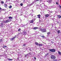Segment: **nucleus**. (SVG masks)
Returning <instances> with one entry per match:
<instances>
[{
	"label": "nucleus",
	"instance_id": "4468645a",
	"mask_svg": "<svg viewBox=\"0 0 61 61\" xmlns=\"http://www.w3.org/2000/svg\"><path fill=\"white\" fill-rule=\"evenodd\" d=\"M26 34H27V33L26 32H24V35H26Z\"/></svg>",
	"mask_w": 61,
	"mask_h": 61
},
{
	"label": "nucleus",
	"instance_id": "412c9836",
	"mask_svg": "<svg viewBox=\"0 0 61 61\" xmlns=\"http://www.w3.org/2000/svg\"><path fill=\"white\" fill-rule=\"evenodd\" d=\"M47 33L48 35H50V32H48Z\"/></svg>",
	"mask_w": 61,
	"mask_h": 61
},
{
	"label": "nucleus",
	"instance_id": "4be33fe9",
	"mask_svg": "<svg viewBox=\"0 0 61 61\" xmlns=\"http://www.w3.org/2000/svg\"><path fill=\"white\" fill-rule=\"evenodd\" d=\"M58 53L59 54V55H61V52H59V51H58Z\"/></svg>",
	"mask_w": 61,
	"mask_h": 61
},
{
	"label": "nucleus",
	"instance_id": "20e7f679",
	"mask_svg": "<svg viewBox=\"0 0 61 61\" xmlns=\"http://www.w3.org/2000/svg\"><path fill=\"white\" fill-rule=\"evenodd\" d=\"M10 22V20H9V19H8L5 21L4 22L7 23H8V22Z\"/></svg>",
	"mask_w": 61,
	"mask_h": 61
},
{
	"label": "nucleus",
	"instance_id": "58836bf2",
	"mask_svg": "<svg viewBox=\"0 0 61 61\" xmlns=\"http://www.w3.org/2000/svg\"><path fill=\"white\" fill-rule=\"evenodd\" d=\"M5 46H3V48H5Z\"/></svg>",
	"mask_w": 61,
	"mask_h": 61
},
{
	"label": "nucleus",
	"instance_id": "39448f33",
	"mask_svg": "<svg viewBox=\"0 0 61 61\" xmlns=\"http://www.w3.org/2000/svg\"><path fill=\"white\" fill-rule=\"evenodd\" d=\"M16 36L15 35V37L12 38L10 40L11 41H13L14 39H15V38H16V36Z\"/></svg>",
	"mask_w": 61,
	"mask_h": 61
},
{
	"label": "nucleus",
	"instance_id": "f3484780",
	"mask_svg": "<svg viewBox=\"0 0 61 61\" xmlns=\"http://www.w3.org/2000/svg\"><path fill=\"white\" fill-rule=\"evenodd\" d=\"M41 36V37L42 38H45V36Z\"/></svg>",
	"mask_w": 61,
	"mask_h": 61
},
{
	"label": "nucleus",
	"instance_id": "9d476101",
	"mask_svg": "<svg viewBox=\"0 0 61 61\" xmlns=\"http://www.w3.org/2000/svg\"><path fill=\"white\" fill-rule=\"evenodd\" d=\"M38 28L36 27H34L33 28V29L34 30H36V29H38Z\"/></svg>",
	"mask_w": 61,
	"mask_h": 61
},
{
	"label": "nucleus",
	"instance_id": "423d86ee",
	"mask_svg": "<svg viewBox=\"0 0 61 61\" xmlns=\"http://www.w3.org/2000/svg\"><path fill=\"white\" fill-rule=\"evenodd\" d=\"M49 14H46L45 15V16L46 17H48V16H49Z\"/></svg>",
	"mask_w": 61,
	"mask_h": 61
},
{
	"label": "nucleus",
	"instance_id": "72a5a7b5",
	"mask_svg": "<svg viewBox=\"0 0 61 61\" xmlns=\"http://www.w3.org/2000/svg\"><path fill=\"white\" fill-rule=\"evenodd\" d=\"M56 4L57 5H58V2H56Z\"/></svg>",
	"mask_w": 61,
	"mask_h": 61
},
{
	"label": "nucleus",
	"instance_id": "37998d69",
	"mask_svg": "<svg viewBox=\"0 0 61 61\" xmlns=\"http://www.w3.org/2000/svg\"><path fill=\"white\" fill-rule=\"evenodd\" d=\"M47 2H48V1H47Z\"/></svg>",
	"mask_w": 61,
	"mask_h": 61
},
{
	"label": "nucleus",
	"instance_id": "f704fd0d",
	"mask_svg": "<svg viewBox=\"0 0 61 61\" xmlns=\"http://www.w3.org/2000/svg\"><path fill=\"white\" fill-rule=\"evenodd\" d=\"M1 25H3V23H1Z\"/></svg>",
	"mask_w": 61,
	"mask_h": 61
},
{
	"label": "nucleus",
	"instance_id": "473e14b6",
	"mask_svg": "<svg viewBox=\"0 0 61 61\" xmlns=\"http://www.w3.org/2000/svg\"><path fill=\"white\" fill-rule=\"evenodd\" d=\"M28 55V54H27V55H25V56H27Z\"/></svg>",
	"mask_w": 61,
	"mask_h": 61
},
{
	"label": "nucleus",
	"instance_id": "aec40b11",
	"mask_svg": "<svg viewBox=\"0 0 61 61\" xmlns=\"http://www.w3.org/2000/svg\"><path fill=\"white\" fill-rule=\"evenodd\" d=\"M57 32L58 34H59L60 32V31L59 30H58Z\"/></svg>",
	"mask_w": 61,
	"mask_h": 61
},
{
	"label": "nucleus",
	"instance_id": "f8f14e48",
	"mask_svg": "<svg viewBox=\"0 0 61 61\" xmlns=\"http://www.w3.org/2000/svg\"><path fill=\"white\" fill-rule=\"evenodd\" d=\"M58 18H61V16L60 15H57Z\"/></svg>",
	"mask_w": 61,
	"mask_h": 61
},
{
	"label": "nucleus",
	"instance_id": "0eeeda50",
	"mask_svg": "<svg viewBox=\"0 0 61 61\" xmlns=\"http://www.w3.org/2000/svg\"><path fill=\"white\" fill-rule=\"evenodd\" d=\"M30 23H33V22H34V20H30Z\"/></svg>",
	"mask_w": 61,
	"mask_h": 61
},
{
	"label": "nucleus",
	"instance_id": "a878e982",
	"mask_svg": "<svg viewBox=\"0 0 61 61\" xmlns=\"http://www.w3.org/2000/svg\"><path fill=\"white\" fill-rule=\"evenodd\" d=\"M12 6L11 5L10 6H9V8H12Z\"/></svg>",
	"mask_w": 61,
	"mask_h": 61
},
{
	"label": "nucleus",
	"instance_id": "e433bc0d",
	"mask_svg": "<svg viewBox=\"0 0 61 61\" xmlns=\"http://www.w3.org/2000/svg\"><path fill=\"white\" fill-rule=\"evenodd\" d=\"M59 7H60V8H61V6L60 5V6H59Z\"/></svg>",
	"mask_w": 61,
	"mask_h": 61
},
{
	"label": "nucleus",
	"instance_id": "a211bd4d",
	"mask_svg": "<svg viewBox=\"0 0 61 61\" xmlns=\"http://www.w3.org/2000/svg\"><path fill=\"white\" fill-rule=\"evenodd\" d=\"M39 46H43V44H39Z\"/></svg>",
	"mask_w": 61,
	"mask_h": 61
},
{
	"label": "nucleus",
	"instance_id": "f257e3e1",
	"mask_svg": "<svg viewBox=\"0 0 61 61\" xmlns=\"http://www.w3.org/2000/svg\"><path fill=\"white\" fill-rule=\"evenodd\" d=\"M51 59H56V57L54 55H52L51 56Z\"/></svg>",
	"mask_w": 61,
	"mask_h": 61
},
{
	"label": "nucleus",
	"instance_id": "b1692460",
	"mask_svg": "<svg viewBox=\"0 0 61 61\" xmlns=\"http://www.w3.org/2000/svg\"><path fill=\"white\" fill-rule=\"evenodd\" d=\"M21 31V29L19 28V29L18 30V31L19 32V31Z\"/></svg>",
	"mask_w": 61,
	"mask_h": 61
},
{
	"label": "nucleus",
	"instance_id": "f03ea898",
	"mask_svg": "<svg viewBox=\"0 0 61 61\" xmlns=\"http://www.w3.org/2000/svg\"><path fill=\"white\" fill-rule=\"evenodd\" d=\"M49 50L51 52H56V50L54 49H49Z\"/></svg>",
	"mask_w": 61,
	"mask_h": 61
},
{
	"label": "nucleus",
	"instance_id": "bb28decb",
	"mask_svg": "<svg viewBox=\"0 0 61 61\" xmlns=\"http://www.w3.org/2000/svg\"><path fill=\"white\" fill-rule=\"evenodd\" d=\"M8 60H10H10H12L13 59H8Z\"/></svg>",
	"mask_w": 61,
	"mask_h": 61
},
{
	"label": "nucleus",
	"instance_id": "ddd939ff",
	"mask_svg": "<svg viewBox=\"0 0 61 61\" xmlns=\"http://www.w3.org/2000/svg\"><path fill=\"white\" fill-rule=\"evenodd\" d=\"M9 19H12L13 18V17H12L11 16H9Z\"/></svg>",
	"mask_w": 61,
	"mask_h": 61
},
{
	"label": "nucleus",
	"instance_id": "a18cd8bd",
	"mask_svg": "<svg viewBox=\"0 0 61 61\" xmlns=\"http://www.w3.org/2000/svg\"><path fill=\"white\" fill-rule=\"evenodd\" d=\"M2 26V27H3V26Z\"/></svg>",
	"mask_w": 61,
	"mask_h": 61
},
{
	"label": "nucleus",
	"instance_id": "5701e85b",
	"mask_svg": "<svg viewBox=\"0 0 61 61\" xmlns=\"http://www.w3.org/2000/svg\"><path fill=\"white\" fill-rule=\"evenodd\" d=\"M51 0H49L48 1V2H49V3H50V2H51Z\"/></svg>",
	"mask_w": 61,
	"mask_h": 61
},
{
	"label": "nucleus",
	"instance_id": "7c9ffc66",
	"mask_svg": "<svg viewBox=\"0 0 61 61\" xmlns=\"http://www.w3.org/2000/svg\"><path fill=\"white\" fill-rule=\"evenodd\" d=\"M23 46H25V44H23Z\"/></svg>",
	"mask_w": 61,
	"mask_h": 61
},
{
	"label": "nucleus",
	"instance_id": "4c0bfd02",
	"mask_svg": "<svg viewBox=\"0 0 61 61\" xmlns=\"http://www.w3.org/2000/svg\"><path fill=\"white\" fill-rule=\"evenodd\" d=\"M55 28V29H56V26L55 27H54Z\"/></svg>",
	"mask_w": 61,
	"mask_h": 61
},
{
	"label": "nucleus",
	"instance_id": "cd10ccee",
	"mask_svg": "<svg viewBox=\"0 0 61 61\" xmlns=\"http://www.w3.org/2000/svg\"><path fill=\"white\" fill-rule=\"evenodd\" d=\"M23 5V3H21L20 4V5L21 6H22Z\"/></svg>",
	"mask_w": 61,
	"mask_h": 61
},
{
	"label": "nucleus",
	"instance_id": "6e6552de",
	"mask_svg": "<svg viewBox=\"0 0 61 61\" xmlns=\"http://www.w3.org/2000/svg\"><path fill=\"white\" fill-rule=\"evenodd\" d=\"M37 16H38L37 17V18H40V16H41V15L40 14L38 15Z\"/></svg>",
	"mask_w": 61,
	"mask_h": 61
},
{
	"label": "nucleus",
	"instance_id": "2f4dec72",
	"mask_svg": "<svg viewBox=\"0 0 61 61\" xmlns=\"http://www.w3.org/2000/svg\"><path fill=\"white\" fill-rule=\"evenodd\" d=\"M5 47H7V46H5Z\"/></svg>",
	"mask_w": 61,
	"mask_h": 61
},
{
	"label": "nucleus",
	"instance_id": "c756f323",
	"mask_svg": "<svg viewBox=\"0 0 61 61\" xmlns=\"http://www.w3.org/2000/svg\"><path fill=\"white\" fill-rule=\"evenodd\" d=\"M2 8H1L0 7V10H2Z\"/></svg>",
	"mask_w": 61,
	"mask_h": 61
},
{
	"label": "nucleus",
	"instance_id": "1a4fd4ad",
	"mask_svg": "<svg viewBox=\"0 0 61 61\" xmlns=\"http://www.w3.org/2000/svg\"><path fill=\"white\" fill-rule=\"evenodd\" d=\"M4 6L5 7V8H7V5L6 4H4Z\"/></svg>",
	"mask_w": 61,
	"mask_h": 61
},
{
	"label": "nucleus",
	"instance_id": "c9c22d12",
	"mask_svg": "<svg viewBox=\"0 0 61 61\" xmlns=\"http://www.w3.org/2000/svg\"><path fill=\"white\" fill-rule=\"evenodd\" d=\"M33 3H31V4H30V5H33Z\"/></svg>",
	"mask_w": 61,
	"mask_h": 61
},
{
	"label": "nucleus",
	"instance_id": "6ab92c4d",
	"mask_svg": "<svg viewBox=\"0 0 61 61\" xmlns=\"http://www.w3.org/2000/svg\"><path fill=\"white\" fill-rule=\"evenodd\" d=\"M53 61H57V60L56 59H54L53 60Z\"/></svg>",
	"mask_w": 61,
	"mask_h": 61
},
{
	"label": "nucleus",
	"instance_id": "c03bdc74",
	"mask_svg": "<svg viewBox=\"0 0 61 61\" xmlns=\"http://www.w3.org/2000/svg\"><path fill=\"white\" fill-rule=\"evenodd\" d=\"M51 42H52V41H51Z\"/></svg>",
	"mask_w": 61,
	"mask_h": 61
},
{
	"label": "nucleus",
	"instance_id": "ea45409f",
	"mask_svg": "<svg viewBox=\"0 0 61 61\" xmlns=\"http://www.w3.org/2000/svg\"><path fill=\"white\" fill-rule=\"evenodd\" d=\"M29 54H31V53L30 52H29V53H28Z\"/></svg>",
	"mask_w": 61,
	"mask_h": 61
},
{
	"label": "nucleus",
	"instance_id": "79ce46f5",
	"mask_svg": "<svg viewBox=\"0 0 61 61\" xmlns=\"http://www.w3.org/2000/svg\"><path fill=\"white\" fill-rule=\"evenodd\" d=\"M17 59H19V58H17Z\"/></svg>",
	"mask_w": 61,
	"mask_h": 61
},
{
	"label": "nucleus",
	"instance_id": "9b49d317",
	"mask_svg": "<svg viewBox=\"0 0 61 61\" xmlns=\"http://www.w3.org/2000/svg\"><path fill=\"white\" fill-rule=\"evenodd\" d=\"M35 44L36 46H39V44H38V43L37 42H35Z\"/></svg>",
	"mask_w": 61,
	"mask_h": 61
},
{
	"label": "nucleus",
	"instance_id": "c85d7f7f",
	"mask_svg": "<svg viewBox=\"0 0 61 61\" xmlns=\"http://www.w3.org/2000/svg\"><path fill=\"white\" fill-rule=\"evenodd\" d=\"M34 58L35 60H36V57H34Z\"/></svg>",
	"mask_w": 61,
	"mask_h": 61
},
{
	"label": "nucleus",
	"instance_id": "2eb2a0df",
	"mask_svg": "<svg viewBox=\"0 0 61 61\" xmlns=\"http://www.w3.org/2000/svg\"><path fill=\"white\" fill-rule=\"evenodd\" d=\"M48 54H49V53H47L45 55V56H47L48 55Z\"/></svg>",
	"mask_w": 61,
	"mask_h": 61
},
{
	"label": "nucleus",
	"instance_id": "7ed1b4c3",
	"mask_svg": "<svg viewBox=\"0 0 61 61\" xmlns=\"http://www.w3.org/2000/svg\"><path fill=\"white\" fill-rule=\"evenodd\" d=\"M41 30L43 32H46V29H41Z\"/></svg>",
	"mask_w": 61,
	"mask_h": 61
},
{
	"label": "nucleus",
	"instance_id": "393cba45",
	"mask_svg": "<svg viewBox=\"0 0 61 61\" xmlns=\"http://www.w3.org/2000/svg\"><path fill=\"white\" fill-rule=\"evenodd\" d=\"M1 3L2 4H4V1H1Z\"/></svg>",
	"mask_w": 61,
	"mask_h": 61
},
{
	"label": "nucleus",
	"instance_id": "a19ab883",
	"mask_svg": "<svg viewBox=\"0 0 61 61\" xmlns=\"http://www.w3.org/2000/svg\"><path fill=\"white\" fill-rule=\"evenodd\" d=\"M36 1H39V0H36Z\"/></svg>",
	"mask_w": 61,
	"mask_h": 61
},
{
	"label": "nucleus",
	"instance_id": "dca6fc26",
	"mask_svg": "<svg viewBox=\"0 0 61 61\" xmlns=\"http://www.w3.org/2000/svg\"><path fill=\"white\" fill-rule=\"evenodd\" d=\"M2 42H3V39H0V42L1 43Z\"/></svg>",
	"mask_w": 61,
	"mask_h": 61
}]
</instances>
